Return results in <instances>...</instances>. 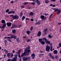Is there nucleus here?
Segmentation results:
<instances>
[{
    "label": "nucleus",
    "mask_w": 61,
    "mask_h": 61,
    "mask_svg": "<svg viewBox=\"0 0 61 61\" xmlns=\"http://www.w3.org/2000/svg\"><path fill=\"white\" fill-rule=\"evenodd\" d=\"M53 4H51V5H50V6H53Z\"/></svg>",
    "instance_id": "58"
},
{
    "label": "nucleus",
    "mask_w": 61,
    "mask_h": 61,
    "mask_svg": "<svg viewBox=\"0 0 61 61\" xmlns=\"http://www.w3.org/2000/svg\"><path fill=\"white\" fill-rule=\"evenodd\" d=\"M15 27H17V26L15 25H13L11 27V28H15Z\"/></svg>",
    "instance_id": "15"
},
{
    "label": "nucleus",
    "mask_w": 61,
    "mask_h": 61,
    "mask_svg": "<svg viewBox=\"0 0 61 61\" xmlns=\"http://www.w3.org/2000/svg\"><path fill=\"white\" fill-rule=\"evenodd\" d=\"M10 53H8V54H7V56L8 57H9L10 56Z\"/></svg>",
    "instance_id": "29"
},
{
    "label": "nucleus",
    "mask_w": 61,
    "mask_h": 61,
    "mask_svg": "<svg viewBox=\"0 0 61 61\" xmlns=\"http://www.w3.org/2000/svg\"><path fill=\"white\" fill-rule=\"evenodd\" d=\"M34 1L35 3H37V5H40V1H39V0H35Z\"/></svg>",
    "instance_id": "9"
},
{
    "label": "nucleus",
    "mask_w": 61,
    "mask_h": 61,
    "mask_svg": "<svg viewBox=\"0 0 61 61\" xmlns=\"http://www.w3.org/2000/svg\"><path fill=\"white\" fill-rule=\"evenodd\" d=\"M43 41V39H39V41L40 43H41Z\"/></svg>",
    "instance_id": "21"
},
{
    "label": "nucleus",
    "mask_w": 61,
    "mask_h": 61,
    "mask_svg": "<svg viewBox=\"0 0 61 61\" xmlns=\"http://www.w3.org/2000/svg\"><path fill=\"white\" fill-rule=\"evenodd\" d=\"M12 52L13 53H15V51L14 50H13L12 51Z\"/></svg>",
    "instance_id": "62"
},
{
    "label": "nucleus",
    "mask_w": 61,
    "mask_h": 61,
    "mask_svg": "<svg viewBox=\"0 0 61 61\" xmlns=\"http://www.w3.org/2000/svg\"><path fill=\"white\" fill-rule=\"evenodd\" d=\"M47 30V29H46L44 30V32L45 34V35H46V31Z\"/></svg>",
    "instance_id": "16"
},
{
    "label": "nucleus",
    "mask_w": 61,
    "mask_h": 61,
    "mask_svg": "<svg viewBox=\"0 0 61 61\" xmlns=\"http://www.w3.org/2000/svg\"><path fill=\"white\" fill-rule=\"evenodd\" d=\"M26 33H27L28 35H29L30 34L29 33H31V31H26Z\"/></svg>",
    "instance_id": "28"
},
{
    "label": "nucleus",
    "mask_w": 61,
    "mask_h": 61,
    "mask_svg": "<svg viewBox=\"0 0 61 61\" xmlns=\"http://www.w3.org/2000/svg\"><path fill=\"white\" fill-rule=\"evenodd\" d=\"M58 12L57 13V15H59V14H60V12H61V10H58Z\"/></svg>",
    "instance_id": "12"
},
{
    "label": "nucleus",
    "mask_w": 61,
    "mask_h": 61,
    "mask_svg": "<svg viewBox=\"0 0 61 61\" xmlns=\"http://www.w3.org/2000/svg\"><path fill=\"white\" fill-rule=\"evenodd\" d=\"M50 49V47L49 46L47 45L46 48V51H47V52H49Z\"/></svg>",
    "instance_id": "3"
},
{
    "label": "nucleus",
    "mask_w": 61,
    "mask_h": 61,
    "mask_svg": "<svg viewBox=\"0 0 61 61\" xmlns=\"http://www.w3.org/2000/svg\"><path fill=\"white\" fill-rule=\"evenodd\" d=\"M51 9H52V10H54V12H56V11H57L58 10V9L55 8H52Z\"/></svg>",
    "instance_id": "19"
},
{
    "label": "nucleus",
    "mask_w": 61,
    "mask_h": 61,
    "mask_svg": "<svg viewBox=\"0 0 61 61\" xmlns=\"http://www.w3.org/2000/svg\"><path fill=\"white\" fill-rule=\"evenodd\" d=\"M5 39H6V38H8V39H11V37H4Z\"/></svg>",
    "instance_id": "24"
},
{
    "label": "nucleus",
    "mask_w": 61,
    "mask_h": 61,
    "mask_svg": "<svg viewBox=\"0 0 61 61\" xmlns=\"http://www.w3.org/2000/svg\"><path fill=\"white\" fill-rule=\"evenodd\" d=\"M53 52V54H57L58 51H57V50H55Z\"/></svg>",
    "instance_id": "13"
},
{
    "label": "nucleus",
    "mask_w": 61,
    "mask_h": 61,
    "mask_svg": "<svg viewBox=\"0 0 61 61\" xmlns=\"http://www.w3.org/2000/svg\"><path fill=\"white\" fill-rule=\"evenodd\" d=\"M50 1H52V2H54H54H56V0H50Z\"/></svg>",
    "instance_id": "54"
},
{
    "label": "nucleus",
    "mask_w": 61,
    "mask_h": 61,
    "mask_svg": "<svg viewBox=\"0 0 61 61\" xmlns=\"http://www.w3.org/2000/svg\"><path fill=\"white\" fill-rule=\"evenodd\" d=\"M11 39L12 38H14V39H16V38H17V37L15 36V35H12L11 36Z\"/></svg>",
    "instance_id": "10"
},
{
    "label": "nucleus",
    "mask_w": 61,
    "mask_h": 61,
    "mask_svg": "<svg viewBox=\"0 0 61 61\" xmlns=\"http://www.w3.org/2000/svg\"><path fill=\"white\" fill-rule=\"evenodd\" d=\"M4 43L6 44L7 43V41L6 40L5 41H4Z\"/></svg>",
    "instance_id": "56"
},
{
    "label": "nucleus",
    "mask_w": 61,
    "mask_h": 61,
    "mask_svg": "<svg viewBox=\"0 0 61 61\" xmlns=\"http://www.w3.org/2000/svg\"><path fill=\"white\" fill-rule=\"evenodd\" d=\"M12 32L13 33H15V32H16V30H12Z\"/></svg>",
    "instance_id": "26"
},
{
    "label": "nucleus",
    "mask_w": 61,
    "mask_h": 61,
    "mask_svg": "<svg viewBox=\"0 0 61 61\" xmlns=\"http://www.w3.org/2000/svg\"><path fill=\"white\" fill-rule=\"evenodd\" d=\"M5 26H6V23H5L3 24V25L1 27L2 31H4V29Z\"/></svg>",
    "instance_id": "5"
},
{
    "label": "nucleus",
    "mask_w": 61,
    "mask_h": 61,
    "mask_svg": "<svg viewBox=\"0 0 61 61\" xmlns=\"http://www.w3.org/2000/svg\"><path fill=\"white\" fill-rule=\"evenodd\" d=\"M26 49L25 50H26V52H27V53H29V52H30V51H31L30 50H29L30 49V48L28 46V49L27 47H26Z\"/></svg>",
    "instance_id": "7"
},
{
    "label": "nucleus",
    "mask_w": 61,
    "mask_h": 61,
    "mask_svg": "<svg viewBox=\"0 0 61 61\" xmlns=\"http://www.w3.org/2000/svg\"><path fill=\"white\" fill-rule=\"evenodd\" d=\"M41 32L40 31L38 32V34H37V36H41Z\"/></svg>",
    "instance_id": "14"
},
{
    "label": "nucleus",
    "mask_w": 61,
    "mask_h": 61,
    "mask_svg": "<svg viewBox=\"0 0 61 61\" xmlns=\"http://www.w3.org/2000/svg\"><path fill=\"white\" fill-rule=\"evenodd\" d=\"M9 10L8 9H7L6 10V13H7L8 12H9Z\"/></svg>",
    "instance_id": "40"
},
{
    "label": "nucleus",
    "mask_w": 61,
    "mask_h": 61,
    "mask_svg": "<svg viewBox=\"0 0 61 61\" xmlns=\"http://www.w3.org/2000/svg\"><path fill=\"white\" fill-rule=\"evenodd\" d=\"M42 39L43 40V41H45V42H46V41L47 40L46 39V38L45 37L42 38Z\"/></svg>",
    "instance_id": "17"
},
{
    "label": "nucleus",
    "mask_w": 61,
    "mask_h": 61,
    "mask_svg": "<svg viewBox=\"0 0 61 61\" xmlns=\"http://www.w3.org/2000/svg\"><path fill=\"white\" fill-rule=\"evenodd\" d=\"M5 23V20H2L1 23H2V24H6Z\"/></svg>",
    "instance_id": "18"
},
{
    "label": "nucleus",
    "mask_w": 61,
    "mask_h": 61,
    "mask_svg": "<svg viewBox=\"0 0 61 61\" xmlns=\"http://www.w3.org/2000/svg\"><path fill=\"white\" fill-rule=\"evenodd\" d=\"M18 56L19 57H20V58H21V57L20 56V54L19 53Z\"/></svg>",
    "instance_id": "53"
},
{
    "label": "nucleus",
    "mask_w": 61,
    "mask_h": 61,
    "mask_svg": "<svg viewBox=\"0 0 61 61\" xmlns=\"http://www.w3.org/2000/svg\"><path fill=\"white\" fill-rule=\"evenodd\" d=\"M6 56V54H4L3 55V57L2 58H5V57Z\"/></svg>",
    "instance_id": "30"
},
{
    "label": "nucleus",
    "mask_w": 61,
    "mask_h": 61,
    "mask_svg": "<svg viewBox=\"0 0 61 61\" xmlns=\"http://www.w3.org/2000/svg\"><path fill=\"white\" fill-rule=\"evenodd\" d=\"M30 39H29V40H28L27 41V42H29L30 41Z\"/></svg>",
    "instance_id": "57"
},
{
    "label": "nucleus",
    "mask_w": 61,
    "mask_h": 61,
    "mask_svg": "<svg viewBox=\"0 0 61 61\" xmlns=\"http://www.w3.org/2000/svg\"><path fill=\"white\" fill-rule=\"evenodd\" d=\"M10 16L12 17V18L13 19L14 17V15H10Z\"/></svg>",
    "instance_id": "31"
},
{
    "label": "nucleus",
    "mask_w": 61,
    "mask_h": 61,
    "mask_svg": "<svg viewBox=\"0 0 61 61\" xmlns=\"http://www.w3.org/2000/svg\"><path fill=\"white\" fill-rule=\"evenodd\" d=\"M46 42L47 44H48L49 45H50L51 47V51H52V48H53V47H52V44L50 43V42L47 40Z\"/></svg>",
    "instance_id": "2"
},
{
    "label": "nucleus",
    "mask_w": 61,
    "mask_h": 61,
    "mask_svg": "<svg viewBox=\"0 0 61 61\" xmlns=\"http://www.w3.org/2000/svg\"><path fill=\"white\" fill-rule=\"evenodd\" d=\"M33 15H34V13H33L32 12H31L30 13V16H33Z\"/></svg>",
    "instance_id": "20"
},
{
    "label": "nucleus",
    "mask_w": 61,
    "mask_h": 61,
    "mask_svg": "<svg viewBox=\"0 0 61 61\" xmlns=\"http://www.w3.org/2000/svg\"><path fill=\"white\" fill-rule=\"evenodd\" d=\"M52 15H53L52 14H51V15H50L49 17V19H50V18H51V17H52Z\"/></svg>",
    "instance_id": "36"
},
{
    "label": "nucleus",
    "mask_w": 61,
    "mask_h": 61,
    "mask_svg": "<svg viewBox=\"0 0 61 61\" xmlns=\"http://www.w3.org/2000/svg\"><path fill=\"white\" fill-rule=\"evenodd\" d=\"M21 8H24L25 7V6L23 5H22L21 6Z\"/></svg>",
    "instance_id": "42"
},
{
    "label": "nucleus",
    "mask_w": 61,
    "mask_h": 61,
    "mask_svg": "<svg viewBox=\"0 0 61 61\" xmlns=\"http://www.w3.org/2000/svg\"><path fill=\"white\" fill-rule=\"evenodd\" d=\"M22 15H23V13H20V16H22Z\"/></svg>",
    "instance_id": "38"
},
{
    "label": "nucleus",
    "mask_w": 61,
    "mask_h": 61,
    "mask_svg": "<svg viewBox=\"0 0 61 61\" xmlns=\"http://www.w3.org/2000/svg\"><path fill=\"white\" fill-rule=\"evenodd\" d=\"M11 13H15V11H11Z\"/></svg>",
    "instance_id": "61"
},
{
    "label": "nucleus",
    "mask_w": 61,
    "mask_h": 61,
    "mask_svg": "<svg viewBox=\"0 0 61 61\" xmlns=\"http://www.w3.org/2000/svg\"><path fill=\"white\" fill-rule=\"evenodd\" d=\"M31 56L32 57L35 56V54L34 53L33 54L31 55Z\"/></svg>",
    "instance_id": "32"
},
{
    "label": "nucleus",
    "mask_w": 61,
    "mask_h": 61,
    "mask_svg": "<svg viewBox=\"0 0 61 61\" xmlns=\"http://www.w3.org/2000/svg\"><path fill=\"white\" fill-rule=\"evenodd\" d=\"M48 36L50 38H51L52 37V36H51L50 35H48Z\"/></svg>",
    "instance_id": "49"
},
{
    "label": "nucleus",
    "mask_w": 61,
    "mask_h": 61,
    "mask_svg": "<svg viewBox=\"0 0 61 61\" xmlns=\"http://www.w3.org/2000/svg\"><path fill=\"white\" fill-rule=\"evenodd\" d=\"M7 40H8V41H9V42H11V40L10 39H8Z\"/></svg>",
    "instance_id": "47"
},
{
    "label": "nucleus",
    "mask_w": 61,
    "mask_h": 61,
    "mask_svg": "<svg viewBox=\"0 0 61 61\" xmlns=\"http://www.w3.org/2000/svg\"><path fill=\"white\" fill-rule=\"evenodd\" d=\"M28 9H31V7L30 6H28Z\"/></svg>",
    "instance_id": "55"
},
{
    "label": "nucleus",
    "mask_w": 61,
    "mask_h": 61,
    "mask_svg": "<svg viewBox=\"0 0 61 61\" xmlns=\"http://www.w3.org/2000/svg\"><path fill=\"white\" fill-rule=\"evenodd\" d=\"M49 3V1L47 0H46L45 1V3L46 4H47Z\"/></svg>",
    "instance_id": "34"
},
{
    "label": "nucleus",
    "mask_w": 61,
    "mask_h": 61,
    "mask_svg": "<svg viewBox=\"0 0 61 61\" xmlns=\"http://www.w3.org/2000/svg\"><path fill=\"white\" fill-rule=\"evenodd\" d=\"M7 61H16V59L14 58L13 59H9Z\"/></svg>",
    "instance_id": "6"
},
{
    "label": "nucleus",
    "mask_w": 61,
    "mask_h": 61,
    "mask_svg": "<svg viewBox=\"0 0 61 61\" xmlns=\"http://www.w3.org/2000/svg\"><path fill=\"white\" fill-rule=\"evenodd\" d=\"M52 6H53V7H55L56 6V5H53Z\"/></svg>",
    "instance_id": "64"
},
{
    "label": "nucleus",
    "mask_w": 61,
    "mask_h": 61,
    "mask_svg": "<svg viewBox=\"0 0 61 61\" xmlns=\"http://www.w3.org/2000/svg\"><path fill=\"white\" fill-rule=\"evenodd\" d=\"M41 44L42 45H44V44H45V42L44 41H42L41 42Z\"/></svg>",
    "instance_id": "23"
},
{
    "label": "nucleus",
    "mask_w": 61,
    "mask_h": 61,
    "mask_svg": "<svg viewBox=\"0 0 61 61\" xmlns=\"http://www.w3.org/2000/svg\"><path fill=\"white\" fill-rule=\"evenodd\" d=\"M59 47H61V43H60L59 44Z\"/></svg>",
    "instance_id": "44"
},
{
    "label": "nucleus",
    "mask_w": 61,
    "mask_h": 61,
    "mask_svg": "<svg viewBox=\"0 0 61 61\" xmlns=\"http://www.w3.org/2000/svg\"><path fill=\"white\" fill-rule=\"evenodd\" d=\"M18 18H19V17L17 15H15L14 16L13 19H18Z\"/></svg>",
    "instance_id": "8"
},
{
    "label": "nucleus",
    "mask_w": 61,
    "mask_h": 61,
    "mask_svg": "<svg viewBox=\"0 0 61 61\" xmlns=\"http://www.w3.org/2000/svg\"><path fill=\"white\" fill-rule=\"evenodd\" d=\"M39 22H38V21L37 22H36V25H39Z\"/></svg>",
    "instance_id": "45"
},
{
    "label": "nucleus",
    "mask_w": 61,
    "mask_h": 61,
    "mask_svg": "<svg viewBox=\"0 0 61 61\" xmlns=\"http://www.w3.org/2000/svg\"><path fill=\"white\" fill-rule=\"evenodd\" d=\"M38 22H39V25H40V24H41V21H38Z\"/></svg>",
    "instance_id": "48"
},
{
    "label": "nucleus",
    "mask_w": 61,
    "mask_h": 61,
    "mask_svg": "<svg viewBox=\"0 0 61 61\" xmlns=\"http://www.w3.org/2000/svg\"><path fill=\"white\" fill-rule=\"evenodd\" d=\"M45 15H48V14H45Z\"/></svg>",
    "instance_id": "59"
},
{
    "label": "nucleus",
    "mask_w": 61,
    "mask_h": 61,
    "mask_svg": "<svg viewBox=\"0 0 61 61\" xmlns=\"http://www.w3.org/2000/svg\"><path fill=\"white\" fill-rule=\"evenodd\" d=\"M39 57H42V55L41 54L39 55Z\"/></svg>",
    "instance_id": "46"
},
{
    "label": "nucleus",
    "mask_w": 61,
    "mask_h": 61,
    "mask_svg": "<svg viewBox=\"0 0 61 61\" xmlns=\"http://www.w3.org/2000/svg\"><path fill=\"white\" fill-rule=\"evenodd\" d=\"M5 53H6L5 54H7L8 53V51L7 50L6 51H5Z\"/></svg>",
    "instance_id": "52"
},
{
    "label": "nucleus",
    "mask_w": 61,
    "mask_h": 61,
    "mask_svg": "<svg viewBox=\"0 0 61 61\" xmlns=\"http://www.w3.org/2000/svg\"><path fill=\"white\" fill-rule=\"evenodd\" d=\"M51 57L52 58V59H54V57L53 56H52Z\"/></svg>",
    "instance_id": "43"
},
{
    "label": "nucleus",
    "mask_w": 61,
    "mask_h": 61,
    "mask_svg": "<svg viewBox=\"0 0 61 61\" xmlns=\"http://www.w3.org/2000/svg\"><path fill=\"white\" fill-rule=\"evenodd\" d=\"M12 23L11 22L7 23V25L9 27V26H11Z\"/></svg>",
    "instance_id": "11"
},
{
    "label": "nucleus",
    "mask_w": 61,
    "mask_h": 61,
    "mask_svg": "<svg viewBox=\"0 0 61 61\" xmlns=\"http://www.w3.org/2000/svg\"><path fill=\"white\" fill-rule=\"evenodd\" d=\"M40 52L41 53H44V51H40Z\"/></svg>",
    "instance_id": "51"
},
{
    "label": "nucleus",
    "mask_w": 61,
    "mask_h": 61,
    "mask_svg": "<svg viewBox=\"0 0 61 61\" xmlns=\"http://www.w3.org/2000/svg\"><path fill=\"white\" fill-rule=\"evenodd\" d=\"M28 4V2H25L24 3V5H26Z\"/></svg>",
    "instance_id": "33"
},
{
    "label": "nucleus",
    "mask_w": 61,
    "mask_h": 61,
    "mask_svg": "<svg viewBox=\"0 0 61 61\" xmlns=\"http://www.w3.org/2000/svg\"><path fill=\"white\" fill-rule=\"evenodd\" d=\"M23 58L24 61H26V60H30V57H23Z\"/></svg>",
    "instance_id": "4"
},
{
    "label": "nucleus",
    "mask_w": 61,
    "mask_h": 61,
    "mask_svg": "<svg viewBox=\"0 0 61 61\" xmlns=\"http://www.w3.org/2000/svg\"><path fill=\"white\" fill-rule=\"evenodd\" d=\"M11 11H9L8 12V14H11Z\"/></svg>",
    "instance_id": "50"
},
{
    "label": "nucleus",
    "mask_w": 61,
    "mask_h": 61,
    "mask_svg": "<svg viewBox=\"0 0 61 61\" xmlns=\"http://www.w3.org/2000/svg\"><path fill=\"white\" fill-rule=\"evenodd\" d=\"M55 57L56 59H58L59 58L58 56L57 55H56L55 56Z\"/></svg>",
    "instance_id": "27"
},
{
    "label": "nucleus",
    "mask_w": 61,
    "mask_h": 61,
    "mask_svg": "<svg viewBox=\"0 0 61 61\" xmlns=\"http://www.w3.org/2000/svg\"><path fill=\"white\" fill-rule=\"evenodd\" d=\"M16 40L17 42H18L19 41V39L18 38H17L16 39Z\"/></svg>",
    "instance_id": "39"
},
{
    "label": "nucleus",
    "mask_w": 61,
    "mask_h": 61,
    "mask_svg": "<svg viewBox=\"0 0 61 61\" xmlns=\"http://www.w3.org/2000/svg\"><path fill=\"white\" fill-rule=\"evenodd\" d=\"M26 37V36H24L23 37V38H25Z\"/></svg>",
    "instance_id": "63"
},
{
    "label": "nucleus",
    "mask_w": 61,
    "mask_h": 61,
    "mask_svg": "<svg viewBox=\"0 0 61 61\" xmlns=\"http://www.w3.org/2000/svg\"><path fill=\"white\" fill-rule=\"evenodd\" d=\"M33 29V27L32 26L31 27L30 30V31H32Z\"/></svg>",
    "instance_id": "37"
},
{
    "label": "nucleus",
    "mask_w": 61,
    "mask_h": 61,
    "mask_svg": "<svg viewBox=\"0 0 61 61\" xmlns=\"http://www.w3.org/2000/svg\"><path fill=\"white\" fill-rule=\"evenodd\" d=\"M41 19H44L45 18V16L43 15H41L40 16Z\"/></svg>",
    "instance_id": "22"
},
{
    "label": "nucleus",
    "mask_w": 61,
    "mask_h": 61,
    "mask_svg": "<svg viewBox=\"0 0 61 61\" xmlns=\"http://www.w3.org/2000/svg\"><path fill=\"white\" fill-rule=\"evenodd\" d=\"M29 54V53L28 52H26V50H25V51L24 53H22L21 55V56H24L25 55H28Z\"/></svg>",
    "instance_id": "1"
},
{
    "label": "nucleus",
    "mask_w": 61,
    "mask_h": 61,
    "mask_svg": "<svg viewBox=\"0 0 61 61\" xmlns=\"http://www.w3.org/2000/svg\"><path fill=\"white\" fill-rule=\"evenodd\" d=\"M25 16H23L22 17V18H21V19L22 20V21H23L24 19H25Z\"/></svg>",
    "instance_id": "25"
},
{
    "label": "nucleus",
    "mask_w": 61,
    "mask_h": 61,
    "mask_svg": "<svg viewBox=\"0 0 61 61\" xmlns=\"http://www.w3.org/2000/svg\"><path fill=\"white\" fill-rule=\"evenodd\" d=\"M31 5H36V3L35 2H32L31 3Z\"/></svg>",
    "instance_id": "35"
},
{
    "label": "nucleus",
    "mask_w": 61,
    "mask_h": 61,
    "mask_svg": "<svg viewBox=\"0 0 61 61\" xmlns=\"http://www.w3.org/2000/svg\"><path fill=\"white\" fill-rule=\"evenodd\" d=\"M21 51L20 50H19V51H18V53H20V52Z\"/></svg>",
    "instance_id": "60"
},
{
    "label": "nucleus",
    "mask_w": 61,
    "mask_h": 61,
    "mask_svg": "<svg viewBox=\"0 0 61 61\" xmlns=\"http://www.w3.org/2000/svg\"><path fill=\"white\" fill-rule=\"evenodd\" d=\"M49 56H50V57L51 56H52V55H51V53H49Z\"/></svg>",
    "instance_id": "41"
}]
</instances>
